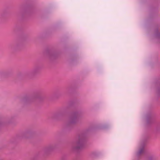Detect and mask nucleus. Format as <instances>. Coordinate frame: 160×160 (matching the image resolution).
<instances>
[{
	"mask_svg": "<svg viewBox=\"0 0 160 160\" xmlns=\"http://www.w3.org/2000/svg\"><path fill=\"white\" fill-rule=\"evenodd\" d=\"M85 143V138L83 135L79 136L78 141L77 142L76 148L78 149L82 148L84 146Z\"/></svg>",
	"mask_w": 160,
	"mask_h": 160,
	"instance_id": "f257e3e1",
	"label": "nucleus"
},
{
	"mask_svg": "<svg viewBox=\"0 0 160 160\" xmlns=\"http://www.w3.org/2000/svg\"><path fill=\"white\" fill-rule=\"evenodd\" d=\"M76 114L75 113L70 118V123H73L75 122L76 119Z\"/></svg>",
	"mask_w": 160,
	"mask_h": 160,
	"instance_id": "f03ea898",
	"label": "nucleus"
},
{
	"mask_svg": "<svg viewBox=\"0 0 160 160\" xmlns=\"http://www.w3.org/2000/svg\"><path fill=\"white\" fill-rule=\"evenodd\" d=\"M144 147H143L142 148H141L139 151L137 153V155L139 156L141 154H142L144 152Z\"/></svg>",
	"mask_w": 160,
	"mask_h": 160,
	"instance_id": "7ed1b4c3",
	"label": "nucleus"
},
{
	"mask_svg": "<svg viewBox=\"0 0 160 160\" xmlns=\"http://www.w3.org/2000/svg\"><path fill=\"white\" fill-rule=\"evenodd\" d=\"M38 70V69L37 68H36L34 69H33L31 72V73L32 74H34L36 73Z\"/></svg>",
	"mask_w": 160,
	"mask_h": 160,
	"instance_id": "20e7f679",
	"label": "nucleus"
},
{
	"mask_svg": "<svg viewBox=\"0 0 160 160\" xmlns=\"http://www.w3.org/2000/svg\"><path fill=\"white\" fill-rule=\"evenodd\" d=\"M155 35L157 36H158L159 35V34L158 31V30H157V31H156V32H155Z\"/></svg>",
	"mask_w": 160,
	"mask_h": 160,
	"instance_id": "39448f33",
	"label": "nucleus"
}]
</instances>
